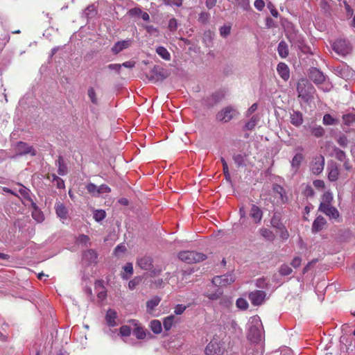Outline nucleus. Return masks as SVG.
I'll use <instances>...</instances> for the list:
<instances>
[{
	"instance_id": "1",
	"label": "nucleus",
	"mask_w": 355,
	"mask_h": 355,
	"mask_svg": "<svg viewBox=\"0 0 355 355\" xmlns=\"http://www.w3.org/2000/svg\"><path fill=\"white\" fill-rule=\"evenodd\" d=\"M298 97L304 101L308 102L313 98L315 89L313 85L306 78L299 80L297 85Z\"/></svg>"
},
{
	"instance_id": "2",
	"label": "nucleus",
	"mask_w": 355,
	"mask_h": 355,
	"mask_svg": "<svg viewBox=\"0 0 355 355\" xmlns=\"http://www.w3.org/2000/svg\"><path fill=\"white\" fill-rule=\"evenodd\" d=\"M179 259L189 264L198 263L207 259V255L196 251H182L178 254Z\"/></svg>"
},
{
	"instance_id": "3",
	"label": "nucleus",
	"mask_w": 355,
	"mask_h": 355,
	"mask_svg": "<svg viewBox=\"0 0 355 355\" xmlns=\"http://www.w3.org/2000/svg\"><path fill=\"white\" fill-rule=\"evenodd\" d=\"M225 351V343L214 338L206 346L205 354L206 355H223Z\"/></svg>"
},
{
	"instance_id": "4",
	"label": "nucleus",
	"mask_w": 355,
	"mask_h": 355,
	"mask_svg": "<svg viewBox=\"0 0 355 355\" xmlns=\"http://www.w3.org/2000/svg\"><path fill=\"white\" fill-rule=\"evenodd\" d=\"M238 114L236 109L232 106H227L217 113L216 118L218 121L227 123Z\"/></svg>"
},
{
	"instance_id": "5",
	"label": "nucleus",
	"mask_w": 355,
	"mask_h": 355,
	"mask_svg": "<svg viewBox=\"0 0 355 355\" xmlns=\"http://www.w3.org/2000/svg\"><path fill=\"white\" fill-rule=\"evenodd\" d=\"M319 211L324 213L329 218L338 219L340 216L338 209L331 206L330 202H321L319 206Z\"/></svg>"
},
{
	"instance_id": "6",
	"label": "nucleus",
	"mask_w": 355,
	"mask_h": 355,
	"mask_svg": "<svg viewBox=\"0 0 355 355\" xmlns=\"http://www.w3.org/2000/svg\"><path fill=\"white\" fill-rule=\"evenodd\" d=\"M235 281V277L231 273L216 276L212 279V284L216 286H227Z\"/></svg>"
},
{
	"instance_id": "7",
	"label": "nucleus",
	"mask_w": 355,
	"mask_h": 355,
	"mask_svg": "<svg viewBox=\"0 0 355 355\" xmlns=\"http://www.w3.org/2000/svg\"><path fill=\"white\" fill-rule=\"evenodd\" d=\"M333 49L340 55H346L351 51V48L349 44L345 40H337L333 44Z\"/></svg>"
},
{
	"instance_id": "8",
	"label": "nucleus",
	"mask_w": 355,
	"mask_h": 355,
	"mask_svg": "<svg viewBox=\"0 0 355 355\" xmlns=\"http://www.w3.org/2000/svg\"><path fill=\"white\" fill-rule=\"evenodd\" d=\"M15 150L20 155L30 154L32 156H35L36 155V150L33 147L23 141L17 143Z\"/></svg>"
},
{
	"instance_id": "9",
	"label": "nucleus",
	"mask_w": 355,
	"mask_h": 355,
	"mask_svg": "<svg viewBox=\"0 0 355 355\" xmlns=\"http://www.w3.org/2000/svg\"><path fill=\"white\" fill-rule=\"evenodd\" d=\"M266 293L263 291L257 290L251 292L249 295V300L254 306L261 305L265 300Z\"/></svg>"
},
{
	"instance_id": "10",
	"label": "nucleus",
	"mask_w": 355,
	"mask_h": 355,
	"mask_svg": "<svg viewBox=\"0 0 355 355\" xmlns=\"http://www.w3.org/2000/svg\"><path fill=\"white\" fill-rule=\"evenodd\" d=\"M324 166V157L319 155L314 158L311 165V170L314 175L320 174Z\"/></svg>"
},
{
	"instance_id": "11",
	"label": "nucleus",
	"mask_w": 355,
	"mask_h": 355,
	"mask_svg": "<svg viewBox=\"0 0 355 355\" xmlns=\"http://www.w3.org/2000/svg\"><path fill=\"white\" fill-rule=\"evenodd\" d=\"M250 217L255 224H259L263 218V211L257 205L252 204L250 210Z\"/></svg>"
},
{
	"instance_id": "12",
	"label": "nucleus",
	"mask_w": 355,
	"mask_h": 355,
	"mask_svg": "<svg viewBox=\"0 0 355 355\" xmlns=\"http://www.w3.org/2000/svg\"><path fill=\"white\" fill-rule=\"evenodd\" d=\"M309 76L315 84H322L325 80V76L322 71L317 68H312L309 71Z\"/></svg>"
},
{
	"instance_id": "13",
	"label": "nucleus",
	"mask_w": 355,
	"mask_h": 355,
	"mask_svg": "<svg viewBox=\"0 0 355 355\" xmlns=\"http://www.w3.org/2000/svg\"><path fill=\"white\" fill-rule=\"evenodd\" d=\"M131 44L132 40L130 39L119 41L114 44L111 50L114 55H117L123 49H126L130 47Z\"/></svg>"
},
{
	"instance_id": "14",
	"label": "nucleus",
	"mask_w": 355,
	"mask_h": 355,
	"mask_svg": "<svg viewBox=\"0 0 355 355\" xmlns=\"http://www.w3.org/2000/svg\"><path fill=\"white\" fill-rule=\"evenodd\" d=\"M137 264L142 270H151L153 269V259L149 256H144L137 259Z\"/></svg>"
},
{
	"instance_id": "15",
	"label": "nucleus",
	"mask_w": 355,
	"mask_h": 355,
	"mask_svg": "<svg viewBox=\"0 0 355 355\" xmlns=\"http://www.w3.org/2000/svg\"><path fill=\"white\" fill-rule=\"evenodd\" d=\"M55 213L60 219L66 220L68 217V209L67 207L61 202H57L55 204Z\"/></svg>"
},
{
	"instance_id": "16",
	"label": "nucleus",
	"mask_w": 355,
	"mask_h": 355,
	"mask_svg": "<svg viewBox=\"0 0 355 355\" xmlns=\"http://www.w3.org/2000/svg\"><path fill=\"white\" fill-rule=\"evenodd\" d=\"M117 318L116 311L109 309L105 315L106 323L109 327H114L116 325V319Z\"/></svg>"
},
{
	"instance_id": "17",
	"label": "nucleus",
	"mask_w": 355,
	"mask_h": 355,
	"mask_svg": "<svg viewBox=\"0 0 355 355\" xmlns=\"http://www.w3.org/2000/svg\"><path fill=\"white\" fill-rule=\"evenodd\" d=\"M304 159V156L302 153H297L292 159L291 162V165L293 168V170L295 172H297L301 164Z\"/></svg>"
},
{
	"instance_id": "18",
	"label": "nucleus",
	"mask_w": 355,
	"mask_h": 355,
	"mask_svg": "<svg viewBox=\"0 0 355 355\" xmlns=\"http://www.w3.org/2000/svg\"><path fill=\"white\" fill-rule=\"evenodd\" d=\"M277 72L282 79L287 80L290 77V72L288 66L284 63L280 62L277 64Z\"/></svg>"
},
{
	"instance_id": "19",
	"label": "nucleus",
	"mask_w": 355,
	"mask_h": 355,
	"mask_svg": "<svg viewBox=\"0 0 355 355\" xmlns=\"http://www.w3.org/2000/svg\"><path fill=\"white\" fill-rule=\"evenodd\" d=\"M18 184L21 187L19 189V193H20L21 198L24 201L22 200L23 204L26 205L25 201L30 202L32 204V202H34L31 196V191L24 187V185L18 183Z\"/></svg>"
},
{
	"instance_id": "20",
	"label": "nucleus",
	"mask_w": 355,
	"mask_h": 355,
	"mask_svg": "<svg viewBox=\"0 0 355 355\" xmlns=\"http://www.w3.org/2000/svg\"><path fill=\"white\" fill-rule=\"evenodd\" d=\"M290 119L291 124L296 127L301 125L304 121L302 114L300 111H293L291 114Z\"/></svg>"
},
{
	"instance_id": "21",
	"label": "nucleus",
	"mask_w": 355,
	"mask_h": 355,
	"mask_svg": "<svg viewBox=\"0 0 355 355\" xmlns=\"http://www.w3.org/2000/svg\"><path fill=\"white\" fill-rule=\"evenodd\" d=\"M339 168L336 164H332L329 166L328 179L330 182H335L339 177Z\"/></svg>"
},
{
	"instance_id": "22",
	"label": "nucleus",
	"mask_w": 355,
	"mask_h": 355,
	"mask_svg": "<svg viewBox=\"0 0 355 355\" xmlns=\"http://www.w3.org/2000/svg\"><path fill=\"white\" fill-rule=\"evenodd\" d=\"M327 221L323 216H318L313 223L312 232H318L322 230L325 225Z\"/></svg>"
},
{
	"instance_id": "23",
	"label": "nucleus",
	"mask_w": 355,
	"mask_h": 355,
	"mask_svg": "<svg viewBox=\"0 0 355 355\" xmlns=\"http://www.w3.org/2000/svg\"><path fill=\"white\" fill-rule=\"evenodd\" d=\"M31 206L33 209L32 211V217L34 220H35L38 223H41L44 220V215L42 212L39 209L37 205L35 202H32Z\"/></svg>"
},
{
	"instance_id": "24",
	"label": "nucleus",
	"mask_w": 355,
	"mask_h": 355,
	"mask_svg": "<svg viewBox=\"0 0 355 355\" xmlns=\"http://www.w3.org/2000/svg\"><path fill=\"white\" fill-rule=\"evenodd\" d=\"M161 302V298L159 296H155L152 299L149 300L146 302L147 311L151 313L154 309L159 305Z\"/></svg>"
},
{
	"instance_id": "25",
	"label": "nucleus",
	"mask_w": 355,
	"mask_h": 355,
	"mask_svg": "<svg viewBox=\"0 0 355 355\" xmlns=\"http://www.w3.org/2000/svg\"><path fill=\"white\" fill-rule=\"evenodd\" d=\"M58 165V173L60 175H65L67 173V167L64 163V160L62 156H59L56 161Z\"/></svg>"
},
{
	"instance_id": "26",
	"label": "nucleus",
	"mask_w": 355,
	"mask_h": 355,
	"mask_svg": "<svg viewBox=\"0 0 355 355\" xmlns=\"http://www.w3.org/2000/svg\"><path fill=\"white\" fill-rule=\"evenodd\" d=\"M278 53L282 58H285L288 55V47L284 41H281L278 44Z\"/></svg>"
},
{
	"instance_id": "27",
	"label": "nucleus",
	"mask_w": 355,
	"mask_h": 355,
	"mask_svg": "<svg viewBox=\"0 0 355 355\" xmlns=\"http://www.w3.org/2000/svg\"><path fill=\"white\" fill-rule=\"evenodd\" d=\"M259 234L268 241H273L275 239V234L269 229L267 228H261L259 230Z\"/></svg>"
},
{
	"instance_id": "28",
	"label": "nucleus",
	"mask_w": 355,
	"mask_h": 355,
	"mask_svg": "<svg viewBox=\"0 0 355 355\" xmlns=\"http://www.w3.org/2000/svg\"><path fill=\"white\" fill-rule=\"evenodd\" d=\"M249 339L253 342L257 343L261 339V334L259 330L256 327H252L250 329V334L248 336Z\"/></svg>"
},
{
	"instance_id": "29",
	"label": "nucleus",
	"mask_w": 355,
	"mask_h": 355,
	"mask_svg": "<svg viewBox=\"0 0 355 355\" xmlns=\"http://www.w3.org/2000/svg\"><path fill=\"white\" fill-rule=\"evenodd\" d=\"M262 347L259 345H253L246 352V355H262Z\"/></svg>"
},
{
	"instance_id": "30",
	"label": "nucleus",
	"mask_w": 355,
	"mask_h": 355,
	"mask_svg": "<svg viewBox=\"0 0 355 355\" xmlns=\"http://www.w3.org/2000/svg\"><path fill=\"white\" fill-rule=\"evenodd\" d=\"M156 53L164 60L168 61L171 60V55L168 50L164 46H159L156 49Z\"/></svg>"
},
{
	"instance_id": "31",
	"label": "nucleus",
	"mask_w": 355,
	"mask_h": 355,
	"mask_svg": "<svg viewBox=\"0 0 355 355\" xmlns=\"http://www.w3.org/2000/svg\"><path fill=\"white\" fill-rule=\"evenodd\" d=\"M270 224L272 227H274L277 230H278L279 228H283V226H284V225L281 222L280 216L277 214H274V215L272 216V217L271 218Z\"/></svg>"
},
{
	"instance_id": "32",
	"label": "nucleus",
	"mask_w": 355,
	"mask_h": 355,
	"mask_svg": "<svg viewBox=\"0 0 355 355\" xmlns=\"http://www.w3.org/2000/svg\"><path fill=\"white\" fill-rule=\"evenodd\" d=\"M150 329L152 331L156 334H158L162 332V324L157 320H153L150 322Z\"/></svg>"
},
{
	"instance_id": "33",
	"label": "nucleus",
	"mask_w": 355,
	"mask_h": 355,
	"mask_svg": "<svg viewBox=\"0 0 355 355\" xmlns=\"http://www.w3.org/2000/svg\"><path fill=\"white\" fill-rule=\"evenodd\" d=\"M123 269L124 271L128 273V275L125 273L121 274V277L123 279H128L130 275L133 274V266L132 263H128L123 267Z\"/></svg>"
},
{
	"instance_id": "34",
	"label": "nucleus",
	"mask_w": 355,
	"mask_h": 355,
	"mask_svg": "<svg viewBox=\"0 0 355 355\" xmlns=\"http://www.w3.org/2000/svg\"><path fill=\"white\" fill-rule=\"evenodd\" d=\"M311 134L317 138L321 137L324 133V130L321 125L311 128Z\"/></svg>"
},
{
	"instance_id": "35",
	"label": "nucleus",
	"mask_w": 355,
	"mask_h": 355,
	"mask_svg": "<svg viewBox=\"0 0 355 355\" xmlns=\"http://www.w3.org/2000/svg\"><path fill=\"white\" fill-rule=\"evenodd\" d=\"M175 317L173 315H170L164 318L163 322V326L166 331H168L171 329L173 322H174Z\"/></svg>"
},
{
	"instance_id": "36",
	"label": "nucleus",
	"mask_w": 355,
	"mask_h": 355,
	"mask_svg": "<svg viewBox=\"0 0 355 355\" xmlns=\"http://www.w3.org/2000/svg\"><path fill=\"white\" fill-rule=\"evenodd\" d=\"M343 121L345 125H351L355 123V114H347L343 116Z\"/></svg>"
},
{
	"instance_id": "37",
	"label": "nucleus",
	"mask_w": 355,
	"mask_h": 355,
	"mask_svg": "<svg viewBox=\"0 0 355 355\" xmlns=\"http://www.w3.org/2000/svg\"><path fill=\"white\" fill-rule=\"evenodd\" d=\"M97 14V10L94 5H89L87 7V8L85 10V15L88 18H92Z\"/></svg>"
},
{
	"instance_id": "38",
	"label": "nucleus",
	"mask_w": 355,
	"mask_h": 355,
	"mask_svg": "<svg viewBox=\"0 0 355 355\" xmlns=\"http://www.w3.org/2000/svg\"><path fill=\"white\" fill-rule=\"evenodd\" d=\"M87 95L92 101V103L94 105H98V101L96 96V93L95 92V89L93 87H89L87 90Z\"/></svg>"
},
{
	"instance_id": "39",
	"label": "nucleus",
	"mask_w": 355,
	"mask_h": 355,
	"mask_svg": "<svg viewBox=\"0 0 355 355\" xmlns=\"http://www.w3.org/2000/svg\"><path fill=\"white\" fill-rule=\"evenodd\" d=\"M259 121V118L257 116H253L245 124V129L248 130H252L256 126Z\"/></svg>"
},
{
	"instance_id": "40",
	"label": "nucleus",
	"mask_w": 355,
	"mask_h": 355,
	"mask_svg": "<svg viewBox=\"0 0 355 355\" xmlns=\"http://www.w3.org/2000/svg\"><path fill=\"white\" fill-rule=\"evenodd\" d=\"M85 256L89 259L90 262H96L98 257L96 252L92 249L86 251Z\"/></svg>"
},
{
	"instance_id": "41",
	"label": "nucleus",
	"mask_w": 355,
	"mask_h": 355,
	"mask_svg": "<svg viewBox=\"0 0 355 355\" xmlns=\"http://www.w3.org/2000/svg\"><path fill=\"white\" fill-rule=\"evenodd\" d=\"M98 187L94 183H89L86 186V189L89 193L92 195L93 196H99L98 193Z\"/></svg>"
},
{
	"instance_id": "42",
	"label": "nucleus",
	"mask_w": 355,
	"mask_h": 355,
	"mask_svg": "<svg viewBox=\"0 0 355 355\" xmlns=\"http://www.w3.org/2000/svg\"><path fill=\"white\" fill-rule=\"evenodd\" d=\"M272 190L275 193L279 194V198L282 200V202H284V198L285 196L284 189L279 184H275L273 186Z\"/></svg>"
},
{
	"instance_id": "43",
	"label": "nucleus",
	"mask_w": 355,
	"mask_h": 355,
	"mask_svg": "<svg viewBox=\"0 0 355 355\" xmlns=\"http://www.w3.org/2000/svg\"><path fill=\"white\" fill-rule=\"evenodd\" d=\"M106 216V213L104 210H96L94 214V218L95 220L100 222L103 220Z\"/></svg>"
},
{
	"instance_id": "44",
	"label": "nucleus",
	"mask_w": 355,
	"mask_h": 355,
	"mask_svg": "<svg viewBox=\"0 0 355 355\" xmlns=\"http://www.w3.org/2000/svg\"><path fill=\"white\" fill-rule=\"evenodd\" d=\"M292 271V268L287 264H282L279 268V273L284 276L291 274Z\"/></svg>"
},
{
	"instance_id": "45",
	"label": "nucleus",
	"mask_w": 355,
	"mask_h": 355,
	"mask_svg": "<svg viewBox=\"0 0 355 355\" xmlns=\"http://www.w3.org/2000/svg\"><path fill=\"white\" fill-rule=\"evenodd\" d=\"M142 279L141 277H135L128 282V288L130 290H133L135 287L139 285Z\"/></svg>"
},
{
	"instance_id": "46",
	"label": "nucleus",
	"mask_w": 355,
	"mask_h": 355,
	"mask_svg": "<svg viewBox=\"0 0 355 355\" xmlns=\"http://www.w3.org/2000/svg\"><path fill=\"white\" fill-rule=\"evenodd\" d=\"M236 306L241 310H246L248 308V302L243 298H239L236 302Z\"/></svg>"
},
{
	"instance_id": "47",
	"label": "nucleus",
	"mask_w": 355,
	"mask_h": 355,
	"mask_svg": "<svg viewBox=\"0 0 355 355\" xmlns=\"http://www.w3.org/2000/svg\"><path fill=\"white\" fill-rule=\"evenodd\" d=\"M334 152H335V157L338 160H339L340 162H343L346 159V155L343 150H342L339 148H335Z\"/></svg>"
},
{
	"instance_id": "48",
	"label": "nucleus",
	"mask_w": 355,
	"mask_h": 355,
	"mask_svg": "<svg viewBox=\"0 0 355 355\" xmlns=\"http://www.w3.org/2000/svg\"><path fill=\"white\" fill-rule=\"evenodd\" d=\"M166 6L180 7L182 5V0H163Z\"/></svg>"
},
{
	"instance_id": "49",
	"label": "nucleus",
	"mask_w": 355,
	"mask_h": 355,
	"mask_svg": "<svg viewBox=\"0 0 355 355\" xmlns=\"http://www.w3.org/2000/svg\"><path fill=\"white\" fill-rule=\"evenodd\" d=\"M168 28L171 32H175L178 28V21L175 18H171L168 21Z\"/></svg>"
},
{
	"instance_id": "50",
	"label": "nucleus",
	"mask_w": 355,
	"mask_h": 355,
	"mask_svg": "<svg viewBox=\"0 0 355 355\" xmlns=\"http://www.w3.org/2000/svg\"><path fill=\"white\" fill-rule=\"evenodd\" d=\"M220 35L223 37H226L227 35L230 34L231 32V26H223L220 28Z\"/></svg>"
},
{
	"instance_id": "51",
	"label": "nucleus",
	"mask_w": 355,
	"mask_h": 355,
	"mask_svg": "<svg viewBox=\"0 0 355 355\" xmlns=\"http://www.w3.org/2000/svg\"><path fill=\"white\" fill-rule=\"evenodd\" d=\"M134 334L138 339H143L146 336V333L141 327H137L134 330Z\"/></svg>"
},
{
	"instance_id": "52",
	"label": "nucleus",
	"mask_w": 355,
	"mask_h": 355,
	"mask_svg": "<svg viewBox=\"0 0 355 355\" xmlns=\"http://www.w3.org/2000/svg\"><path fill=\"white\" fill-rule=\"evenodd\" d=\"M119 331L122 336H129L131 334V329L128 325H123L121 327Z\"/></svg>"
},
{
	"instance_id": "53",
	"label": "nucleus",
	"mask_w": 355,
	"mask_h": 355,
	"mask_svg": "<svg viewBox=\"0 0 355 355\" xmlns=\"http://www.w3.org/2000/svg\"><path fill=\"white\" fill-rule=\"evenodd\" d=\"M209 17L210 15L208 12H202L199 15L198 21L202 24H207L209 21Z\"/></svg>"
},
{
	"instance_id": "54",
	"label": "nucleus",
	"mask_w": 355,
	"mask_h": 355,
	"mask_svg": "<svg viewBox=\"0 0 355 355\" xmlns=\"http://www.w3.org/2000/svg\"><path fill=\"white\" fill-rule=\"evenodd\" d=\"M222 294H223L222 291L217 290L215 293H209V294L207 295L206 296L210 300H218V298H220V297L222 295Z\"/></svg>"
},
{
	"instance_id": "55",
	"label": "nucleus",
	"mask_w": 355,
	"mask_h": 355,
	"mask_svg": "<svg viewBox=\"0 0 355 355\" xmlns=\"http://www.w3.org/2000/svg\"><path fill=\"white\" fill-rule=\"evenodd\" d=\"M89 241V237L85 234H81L77 238V242L80 244L86 245Z\"/></svg>"
},
{
	"instance_id": "56",
	"label": "nucleus",
	"mask_w": 355,
	"mask_h": 355,
	"mask_svg": "<svg viewBox=\"0 0 355 355\" xmlns=\"http://www.w3.org/2000/svg\"><path fill=\"white\" fill-rule=\"evenodd\" d=\"M142 10L139 8H134L128 11V14L131 17L138 16L140 17L142 12Z\"/></svg>"
},
{
	"instance_id": "57",
	"label": "nucleus",
	"mask_w": 355,
	"mask_h": 355,
	"mask_svg": "<svg viewBox=\"0 0 355 355\" xmlns=\"http://www.w3.org/2000/svg\"><path fill=\"white\" fill-rule=\"evenodd\" d=\"M334 122V119L330 114H324V116H323V123L324 125H332Z\"/></svg>"
},
{
	"instance_id": "58",
	"label": "nucleus",
	"mask_w": 355,
	"mask_h": 355,
	"mask_svg": "<svg viewBox=\"0 0 355 355\" xmlns=\"http://www.w3.org/2000/svg\"><path fill=\"white\" fill-rule=\"evenodd\" d=\"M110 191L111 189L106 184H101L98 188V195L101 193H110Z\"/></svg>"
},
{
	"instance_id": "59",
	"label": "nucleus",
	"mask_w": 355,
	"mask_h": 355,
	"mask_svg": "<svg viewBox=\"0 0 355 355\" xmlns=\"http://www.w3.org/2000/svg\"><path fill=\"white\" fill-rule=\"evenodd\" d=\"M187 309V306L183 304H178L175 306L174 313L176 315H181Z\"/></svg>"
},
{
	"instance_id": "60",
	"label": "nucleus",
	"mask_w": 355,
	"mask_h": 355,
	"mask_svg": "<svg viewBox=\"0 0 355 355\" xmlns=\"http://www.w3.org/2000/svg\"><path fill=\"white\" fill-rule=\"evenodd\" d=\"M237 4L243 8V10H248L250 8L249 0H236Z\"/></svg>"
},
{
	"instance_id": "61",
	"label": "nucleus",
	"mask_w": 355,
	"mask_h": 355,
	"mask_svg": "<svg viewBox=\"0 0 355 355\" xmlns=\"http://www.w3.org/2000/svg\"><path fill=\"white\" fill-rule=\"evenodd\" d=\"M313 186L318 189H322L325 187L324 182L322 180H315L313 182Z\"/></svg>"
},
{
	"instance_id": "62",
	"label": "nucleus",
	"mask_w": 355,
	"mask_h": 355,
	"mask_svg": "<svg viewBox=\"0 0 355 355\" xmlns=\"http://www.w3.org/2000/svg\"><path fill=\"white\" fill-rule=\"evenodd\" d=\"M254 6L258 10L261 11L265 7V2L263 0H255Z\"/></svg>"
},
{
	"instance_id": "63",
	"label": "nucleus",
	"mask_w": 355,
	"mask_h": 355,
	"mask_svg": "<svg viewBox=\"0 0 355 355\" xmlns=\"http://www.w3.org/2000/svg\"><path fill=\"white\" fill-rule=\"evenodd\" d=\"M125 251L126 247L123 244H120L115 248L114 254L115 255H119L120 253L125 252Z\"/></svg>"
},
{
	"instance_id": "64",
	"label": "nucleus",
	"mask_w": 355,
	"mask_h": 355,
	"mask_svg": "<svg viewBox=\"0 0 355 355\" xmlns=\"http://www.w3.org/2000/svg\"><path fill=\"white\" fill-rule=\"evenodd\" d=\"M304 194L306 197H312L314 195V191L311 186L308 185L304 191Z\"/></svg>"
}]
</instances>
